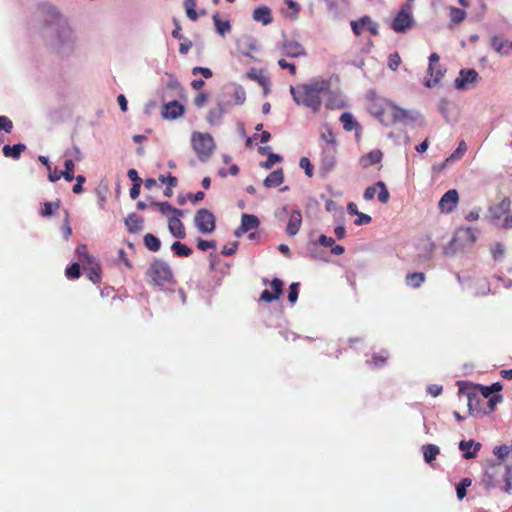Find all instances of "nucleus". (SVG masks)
Wrapping results in <instances>:
<instances>
[{
  "label": "nucleus",
  "instance_id": "obj_1",
  "mask_svg": "<svg viewBox=\"0 0 512 512\" xmlns=\"http://www.w3.org/2000/svg\"><path fill=\"white\" fill-rule=\"evenodd\" d=\"M329 89L330 82L328 80L316 78L297 87L291 86L290 93L298 105L308 107L314 113H317L322 105L321 95Z\"/></svg>",
  "mask_w": 512,
  "mask_h": 512
},
{
  "label": "nucleus",
  "instance_id": "obj_2",
  "mask_svg": "<svg viewBox=\"0 0 512 512\" xmlns=\"http://www.w3.org/2000/svg\"><path fill=\"white\" fill-rule=\"evenodd\" d=\"M147 282L161 289L175 284L170 265L162 259H154L145 273Z\"/></svg>",
  "mask_w": 512,
  "mask_h": 512
},
{
  "label": "nucleus",
  "instance_id": "obj_3",
  "mask_svg": "<svg viewBox=\"0 0 512 512\" xmlns=\"http://www.w3.org/2000/svg\"><path fill=\"white\" fill-rule=\"evenodd\" d=\"M191 143L201 161H206L212 155L215 145L213 137L209 133L194 132Z\"/></svg>",
  "mask_w": 512,
  "mask_h": 512
},
{
  "label": "nucleus",
  "instance_id": "obj_4",
  "mask_svg": "<svg viewBox=\"0 0 512 512\" xmlns=\"http://www.w3.org/2000/svg\"><path fill=\"white\" fill-rule=\"evenodd\" d=\"M413 24L412 8L409 4H404L392 20L390 28L395 32H402L407 29H412Z\"/></svg>",
  "mask_w": 512,
  "mask_h": 512
},
{
  "label": "nucleus",
  "instance_id": "obj_5",
  "mask_svg": "<svg viewBox=\"0 0 512 512\" xmlns=\"http://www.w3.org/2000/svg\"><path fill=\"white\" fill-rule=\"evenodd\" d=\"M194 224L201 233L209 234L216 228V219L211 211L201 208L195 213Z\"/></svg>",
  "mask_w": 512,
  "mask_h": 512
},
{
  "label": "nucleus",
  "instance_id": "obj_6",
  "mask_svg": "<svg viewBox=\"0 0 512 512\" xmlns=\"http://www.w3.org/2000/svg\"><path fill=\"white\" fill-rule=\"evenodd\" d=\"M505 474H508V466L501 463L492 464L484 473L483 483L487 488L495 487L502 482V477Z\"/></svg>",
  "mask_w": 512,
  "mask_h": 512
},
{
  "label": "nucleus",
  "instance_id": "obj_7",
  "mask_svg": "<svg viewBox=\"0 0 512 512\" xmlns=\"http://www.w3.org/2000/svg\"><path fill=\"white\" fill-rule=\"evenodd\" d=\"M440 57L437 53H432L429 56V66L427 73L430 76V78L425 79L424 85L426 87H433L436 84L439 83L441 78L444 76L445 70L442 69L441 65L439 64Z\"/></svg>",
  "mask_w": 512,
  "mask_h": 512
},
{
  "label": "nucleus",
  "instance_id": "obj_8",
  "mask_svg": "<svg viewBox=\"0 0 512 512\" xmlns=\"http://www.w3.org/2000/svg\"><path fill=\"white\" fill-rule=\"evenodd\" d=\"M236 43L240 53L252 58H254V54L258 53L261 49V45L251 34H241L237 38Z\"/></svg>",
  "mask_w": 512,
  "mask_h": 512
},
{
  "label": "nucleus",
  "instance_id": "obj_9",
  "mask_svg": "<svg viewBox=\"0 0 512 512\" xmlns=\"http://www.w3.org/2000/svg\"><path fill=\"white\" fill-rule=\"evenodd\" d=\"M277 47L283 56L299 57L301 55H305V49L303 45L292 38L285 37Z\"/></svg>",
  "mask_w": 512,
  "mask_h": 512
},
{
  "label": "nucleus",
  "instance_id": "obj_10",
  "mask_svg": "<svg viewBox=\"0 0 512 512\" xmlns=\"http://www.w3.org/2000/svg\"><path fill=\"white\" fill-rule=\"evenodd\" d=\"M43 20L46 27L49 29L64 30L67 26L65 18L53 7H48L43 10Z\"/></svg>",
  "mask_w": 512,
  "mask_h": 512
},
{
  "label": "nucleus",
  "instance_id": "obj_11",
  "mask_svg": "<svg viewBox=\"0 0 512 512\" xmlns=\"http://www.w3.org/2000/svg\"><path fill=\"white\" fill-rule=\"evenodd\" d=\"M479 80V74L475 69H462L455 79V87L458 90H466Z\"/></svg>",
  "mask_w": 512,
  "mask_h": 512
},
{
  "label": "nucleus",
  "instance_id": "obj_12",
  "mask_svg": "<svg viewBox=\"0 0 512 512\" xmlns=\"http://www.w3.org/2000/svg\"><path fill=\"white\" fill-rule=\"evenodd\" d=\"M459 195L457 190H448L439 201V209L442 212L450 213L458 204Z\"/></svg>",
  "mask_w": 512,
  "mask_h": 512
},
{
  "label": "nucleus",
  "instance_id": "obj_13",
  "mask_svg": "<svg viewBox=\"0 0 512 512\" xmlns=\"http://www.w3.org/2000/svg\"><path fill=\"white\" fill-rule=\"evenodd\" d=\"M271 289L273 293H271L269 290H264L260 295V300L266 303H270L274 300L279 299L280 295L283 292V281L274 278L270 283Z\"/></svg>",
  "mask_w": 512,
  "mask_h": 512
},
{
  "label": "nucleus",
  "instance_id": "obj_14",
  "mask_svg": "<svg viewBox=\"0 0 512 512\" xmlns=\"http://www.w3.org/2000/svg\"><path fill=\"white\" fill-rule=\"evenodd\" d=\"M184 113V107L178 101H171L166 103L162 109V116L165 119L174 120L182 116Z\"/></svg>",
  "mask_w": 512,
  "mask_h": 512
},
{
  "label": "nucleus",
  "instance_id": "obj_15",
  "mask_svg": "<svg viewBox=\"0 0 512 512\" xmlns=\"http://www.w3.org/2000/svg\"><path fill=\"white\" fill-rule=\"evenodd\" d=\"M352 32H377L378 26L371 17L363 16L357 21L351 22Z\"/></svg>",
  "mask_w": 512,
  "mask_h": 512
},
{
  "label": "nucleus",
  "instance_id": "obj_16",
  "mask_svg": "<svg viewBox=\"0 0 512 512\" xmlns=\"http://www.w3.org/2000/svg\"><path fill=\"white\" fill-rule=\"evenodd\" d=\"M260 225L259 219L252 214H243L241 217V225L239 229L236 231V235H240V233H247L249 231H255L258 229Z\"/></svg>",
  "mask_w": 512,
  "mask_h": 512
},
{
  "label": "nucleus",
  "instance_id": "obj_17",
  "mask_svg": "<svg viewBox=\"0 0 512 512\" xmlns=\"http://www.w3.org/2000/svg\"><path fill=\"white\" fill-rule=\"evenodd\" d=\"M182 216H170L168 219V229L170 233L179 239H183L186 236L185 227L181 222Z\"/></svg>",
  "mask_w": 512,
  "mask_h": 512
},
{
  "label": "nucleus",
  "instance_id": "obj_18",
  "mask_svg": "<svg viewBox=\"0 0 512 512\" xmlns=\"http://www.w3.org/2000/svg\"><path fill=\"white\" fill-rule=\"evenodd\" d=\"M459 449L463 452V458L472 459L476 457L477 453L481 449V443L475 442L474 440H462L459 443Z\"/></svg>",
  "mask_w": 512,
  "mask_h": 512
},
{
  "label": "nucleus",
  "instance_id": "obj_19",
  "mask_svg": "<svg viewBox=\"0 0 512 512\" xmlns=\"http://www.w3.org/2000/svg\"><path fill=\"white\" fill-rule=\"evenodd\" d=\"M504 35L505 34H495L491 40V44L497 52L508 54L512 50V40L505 39Z\"/></svg>",
  "mask_w": 512,
  "mask_h": 512
},
{
  "label": "nucleus",
  "instance_id": "obj_20",
  "mask_svg": "<svg viewBox=\"0 0 512 512\" xmlns=\"http://www.w3.org/2000/svg\"><path fill=\"white\" fill-rule=\"evenodd\" d=\"M150 206L153 208H157L161 214L167 216L168 218L170 216H175V215H178V216L184 215V212L182 210L173 207L168 202H152L150 204Z\"/></svg>",
  "mask_w": 512,
  "mask_h": 512
},
{
  "label": "nucleus",
  "instance_id": "obj_21",
  "mask_svg": "<svg viewBox=\"0 0 512 512\" xmlns=\"http://www.w3.org/2000/svg\"><path fill=\"white\" fill-rule=\"evenodd\" d=\"M301 224H302V215H301L300 211H293L290 214L288 223H287L286 231H287L288 235H290V236L296 235L298 233V231L300 230Z\"/></svg>",
  "mask_w": 512,
  "mask_h": 512
},
{
  "label": "nucleus",
  "instance_id": "obj_22",
  "mask_svg": "<svg viewBox=\"0 0 512 512\" xmlns=\"http://www.w3.org/2000/svg\"><path fill=\"white\" fill-rule=\"evenodd\" d=\"M383 153L380 150H373L363 155L359 159V164L362 168H368L382 160Z\"/></svg>",
  "mask_w": 512,
  "mask_h": 512
},
{
  "label": "nucleus",
  "instance_id": "obj_23",
  "mask_svg": "<svg viewBox=\"0 0 512 512\" xmlns=\"http://www.w3.org/2000/svg\"><path fill=\"white\" fill-rule=\"evenodd\" d=\"M84 269L88 272V277L93 283L100 282L101 266L95 259L85 264Z\"/></svg>",
  "mask_w": 512,
  "mask_h": 512
},
{
  "label": "nucleus",
  "instance_id": "obj_24",
  "mask_svg": "<svg viewBox=\"0 0 512 512\" xmlns=\"http://www.w3.org/2000/svg\"><path fill=\"white\" fill-rule=\"evenodd\" d=\"M26 150V145L22 143L15 144L13 146L5 145L2 148L3 155L7 158L17 160L20 158L21 153Z\"/></svg>",
  "mask_w": 512,
  "mask_h": 512
},
{
  "label": "nucleus",
  "instance_id": "obj_25",
  "mask_svg": "<svg viewBox=\"0 0 512 512\" xmlns=\"http://www.w3.org/2000/svg\"><path fill=\"white\" fill-rule=\"evenodd\" d=\"M284 181V175L282 169L271 172L264 180V185L268 188L277 187Z\"/></svg>",
  "mask_w": 512,
  "mask_h": 512
},
{
  "label": "nucleus",
  "instance_id": "obj_26",
  "mask_svg": "<svg viewBox=\"0 0 512 512\" xmlns=\"http://www.w3.org/2000/svg\"><path fill=\"white\" fill-rule=\"evenodd\" d=\"M126 227L130 233H136L142 229L143 219L137 214H129L125 220Z\"/></svg>",
  "mask_w": 512,
  "mask_h": 512
},
{
  "label": "nucleus",
  "instance_id": "obj_27",
  "mask_svg": "<svg viewBox=\"0 0 512 512\" xmlns=\"http://www.w3.org/2000/svg\"><path fill=\"white\" fill-rule=\"evenodd\" d=\"M253 18L264 25L269 24L272 22L271 10L266 6L258 7L253 12Z\"/></svg>",
  "mask_w": 512,
  "mask_h": 512
},
{
  "label": "nucleus",
  "instance_id": "obj_28",
  "mask_svg": "<svg viewBox=\"0 0 512 512\" xmlns=\"http://www.w3.org/2000/svg\"><path fill=\"white\" fill-rule=\"evenodd\" d=\"M336 148H324L322 157V166L326 170H331L335 165Z\"/></svg>",
  "mask_w": 512,
  "mask_h": 512
},
{
  "label": "nucleus",
  "instance_id": "obj_29",
  "mask_svg": "<svg viewBox=\"0 0 512 512\" xmlns=\"http://www.w3.org/2000/svg\"><path fill=\"white\" fill-rule=\"evenodd\" d=\"M425 462L432 463L440 453V449L435 444H426L422 447Z\"/></svg>",
  "mask_w": 512,
  "mask_h": 512
},
{
  "label": "nucleus",
  "instance_id": "obj_30",
  "mask_svg": "<svg viewBox=\"0 0 512 512\" xmlns=\"http://www.w3.org/2000/svg\"><path fill=\"white\" fill-rule=\"evenodd\" d=\"M425 281V274L422 272L409 273L405 277V282L412 288H418Z\"/></svg>",
  "mask_w": 512,
  "mask_h": 512
},
{
  "label": "nucleus",
  "instance_id": "obj_31",
  "mask_svg": "<svg viewBox=\"0 0 512 512\" xmlns=\"http://www.w3.org/2000/svg\"><path fill=\"white\" fill-rule=\"evenodd\" d=\"M143 242H144V246L152 252H157L161 248V241L159 240L158 237H156L155 235H153L151 233H147L144 236Z\"/></svg>",
  "mask_w": 512,
  "mask_h": 512
},
{
  "label": "nucleus",
  "instance_id": "obj_32",
  "mask_svg": "<svg viewBox=\"0 0 512 512\" xmlns=\"http://www.w3.org/2000/svg\"><path fill=\"white\" fill-rule=\"evenodd\" d=\"M340 122L343 124V128L346 131H352L359 127V123L354 119L351 113L344 112L340 116Z\"/></svg>",
  "mask_w": 512,
  "mask_h": 512
},
{
  "label": "nucleus",
  "instance_id": "obj_33",
  "mask_svg": "<svg viewBox=\"0 0 512 512\" xmlns=\"http://www.w3.org/2000/svg\"><path fill=\"white\" fill-rule=\"evenodd\" d=\"M171 250L179 257H189L193 253L190 247L179 241L172 244Z\"/></svg>",
  "mask_w": 512,
  "mask_h": 512
},
{
  "label": "nucleus",
  "instance_id": "obj_34",
  "mask_svg": "<svg viewBox=\"0 0 512 512\" xmlns=\"http://www.w3.org/2000/svg\"><path fill=\"white\" fill-rule=\"evenodd\" d=\"M76 253L78 254L79 260L82 262L83 265L95 259L92 255L89 254L88 247L86 244L78 245L76 248Z\"/></svg>",
  "mask_w": 512,
  "mask_h": 512
},
{
  "label": "nucleus",
  "instance_id": "obj_35",
  "mask_svg": "<svg viewBox=\"0 0 512 512\" xmlns=\"http://www.w3.org/2000/svg\"><path fill=\"white\" fill-rule=\"evenodd\" d=\"M64 167H65V170L61 171V174L66 181L71 182L75 178V176H74L75 165H74L73 160L66 159L64 162Z\"/></svg>",
  "mask_w": 512,
  "mask_h": 512
},
{
  "label": "nucleus",
  "instance_id": "obj_36",
  "mask_svg": "<svg viewBox=\"0 0 512 512\" xmlns=\"http://www.w3.org/2000/svg\"><path fill=\"white\" fill-rule=\"evenodd\" d=\"M60 207V201L57 200L55 202H45L44 207L40 212V215L42 217H49L54 214L55 211H57Z\"/></svg>",
  "mask_w": 512,
  "mask_h": 512
},
{
  "label": "nucleus",
  "instance_id": "obj_37",
  "mask_svg": "<svg viewBox=\"0 0 512 512\" xmlns=\"http://www.w3.org/2000/svg\"><path fill=\"white\" fill-rule=\"evenodd\" d=\"M214 24L217 32H227L230 30L231 26L229 20L222 19L219 14H215L213 16Z\"/></svg>",
  "mask_w": 512,
  "mask_h": 512
},
{
  "label": "nucleus",
  "instance_id": "obj_38",
  "mask_svg": "<svg viewBox=\"0 0 512 512\" xmlns=\"http://www.w3.org/2000/svg\"><path fill=\"white\" fill-rule=\"evenodd\" d=\"M490 253L495 261H501L505 255V246L502 243H496L490 248Z\"/></svg>",
  "mask_w": 512,
  "mask_h": 512
},
{
  "label": "nucleus",
  "instance_id": "obj_39",
  "mask_svg": "<svg viewBox=\"0 0 512 512\" xmlns=\"http://www.w3.org/2000/svg\"><path fill=\"white\" fill-rule=\"evenodd\" d=\"M197 1L196 0H185L184 7L186 15L189 19L195 21L197 19V12L195 10Z\"/></svg>",
  "mask_w": 512,
  "mask_h": 512
},
{
  "label": "nucleus",
  "instance_id": "obj_40",
  "mask_svg": "<svg viewBox=\"0 0 512 512\" xmlns=\"http://www.w3.org/2000/svg\"><path fill=\"white\" fill-rule=\"evenodd\" d=\"M321 138L326 142V148H336V138L330 128L326 127V131L321 134Z\"/></svg>",
  "mask_w": 512,
  "mask_h": 512
},
{
  "label": "nucleus",
  "instance_id": "obj_41",
  "mask_svg": "<svg viewBox=\"0 0 512 512\" xmlns=\"http://www.w3.org/2000/svg\"><path fill=\"white\" fill-rule=\"evenodd\" d=\"M376 186L378 188H380V191L378 193V200L381 202V203H387L390 199V193L389 191L387 190L386 188V185L384 182L382 181H379L376 183Z\"/></svg>",
  "mask_w": 512,
  "mask_h": 512
},
{
  "label": "nucleus",
  "instance_id": "obj_42",
  "mask_svg": "<svg viewBox=\"0 0 512 512\" xmlns=\"http://www.w3.org/2000/svg\"><path fill=\"white\" fill-rule=\"evenodd\" d=\"M173 36L181 41L179 45V52L181 54H187L190 48L192 47V42L184 38L182 34H173Z\"/></svg>",
  "mask_w": 512,
  "mask_h": 512
},
{
  "label": "nucleus",
  "instance_id": "obj_43",
  "mask_svg": "<svg viewBox=\"0 0 512 512\" xmlns=\"http://www.w3.org/2000/svg\"><path fill=\"white\" fill-rule=\"evenodd\" d=\"M65 274L69 279H78L81 275L79 263H73L67 267Z\"/></svg>",
  "mask_w": 512,
  "mask_h": 512
},
{
  "label": "nucleus",
  "instance_id": "obj_44",
  "mask_svg": "<svg viewBox=\"0 0 512 512\" xmlns=\"http://www.w3.org/2000/svg\"><path fill=\"white\" fill-rule=\"evenodd\" d=\"M465 16H466L465 11L460 8L453 7L450 10V19L454 23H460L461 21L464 20Z\"/></svg>",
  "mask_w": 512,
  "mask_h": 512
},
{
  "label": "nucleus",
  "instance_id": "obj_45",
  "mask_svg": "<svg viewBox=\"0 0 512 512\" xmlns=\"http://www.w3.org/2000/svg\"><path fill=\"white\" fill-rule=\"evenodd\" d=\"M0 130H3L5 131L6 133H11L12 130H13V122L11 121V119L7 116H0ZM3 140L0 139V143L2 142Z\"/></svg>",
  "mask_w": 512,
  "mask_h": 512
},
{
  "label": "nucleus",
  "instance_id": "obj_46",
  "mask_svg": "<svg viewBox=\"0 0 512 512\" xmlns=\"http://www.w3.org/2000/svg\"><path fill=\"white\" fill-rule=\"evenodd\" d=\"M235 104L242 105L246 100V93L241 86H237L233 92Z\"/></svg>",
  "mask_w": 512,
  "mask_h": 512
},
{
  "label": "nucleus",
  "instance_id": "obj_47",
  "mask_svg": "<svg viewBox=\"0 0 512 512\" xmlns=\"http://www.w3.org/2000/svg\"><path fill=\"white\" fill-rule=\"evenodd\" d=\"M400 64H401V58L397 52H394L389 55L388 66L391 70L396 71Z\"/></svg>",
  "mask_w": 512,
  "mask_h": 512
},
{
  "label": "nucleus",
  "instance_id": "obj_48",
  "mask_svg": "<svg viewBox=\"0 0 512 512\" xmlns=\"http://www.w3.org/2000/svg\"><path fill=\"white\" fill-rule=\"evenodd\" d=\"M299 283L293 282L289 286L288 300L291 303H295L298 299Z\"/></svg>",
  "mask_w": 512,
  "mask_h": 512
},
{
  "label": "nucleus",
  "instance_id": "obj_49",
  "mask_svg": "<svg viewBox=\"0 0 512 512\" xmlns=\"http://www.w3.org/2000/svg\"><path fill=\"white\" fill-rule=\"evenodd\" d=\"M300 167L303 168L305 170V173L308 177H312L313 176V166L312 164L310 163V160L306 157H302L300 159V163H299Z\"/></svg>",
  "mask_w": 512,
  "mask_h": 512
},
{
  "label": "nucleus",
  "instance_id": "obj_50",
  "mask_svg": "<svg viewBox=\"0 0 512 512\" xmlns=\"http://www.w3.org/2000/svg\"><path fill=\"white\" fill-rule=\"evenodd\" d=\"M281 157L278 154L269 153L267 160L263 163V167L270 169L275 163L280 162Z\"/></svg>",
  "mask_w": 512,
  "mask_h": 512
},
{
  "label": "nucleus",
  "instance_id": "obj_51",
  "mask_svg": "<svg viewBox=\"0 0 512 512\" xmlns=\"http://www.w3.org/2000/svg\"><path fill=\"white\" fill-rule=\"evenodd\" d=\"M192 74L193 75L201 74L206 79L211 78L213 75L211 69H209L207 67H200V66L194 67L192 69Z\"/></svg>",
  "mask_w": 512,
  "mask_h": 512
},
{
  "label": "nucleus",
  "instance_id": "obj_52",
  "mask_svg": "<svg viewBox=\"0 0 512 512\" xmlns=\"http://www.w3.org/2000/svg\"><path fill=\"white\" fill-rule=\"evenodd\" d=\"M178 184V180L175 176H172L169 174V186L166 187L164 190V195L167 197H171L173 195V188L176 187Z\"/></svg>",
  "mask_w": 512,
  "mask_h": 512
},
{
  "label": "nucleus",
  "instance_id": "obj_53",
  "mask_svg": "<svg viewBox=\"0 0 512 512\" xmlns=\"http://www.w3.org/2000/svg\"><path fill=\"white\" fill-rule=\"evenodd\" d=\"M74 179H76V184L73 186L72 190L75 194H80L83 192V184L85 183L86 178L83 175H78Z\"/></svg>",
  "mask_w": 512,
  "mask_h": 512
},
{
  "label": "nucleus",
  "instance_id": "obj_54",
  "mask_svg": "<svg viewBox=\"0 0 512 512\" xmlns=\"http://www.w3.org/2000/svg\"><path fill=\"white\" fill-rule=\"evenodd\" d=\"M459 234H462L464 238H466L471 244L476 241V235L472 228H465L459 231Z\"/></svg>",
  "mask_w": 512,
  "mask_h": 512
},
{
  "label": "nucleus",
  "instance_id": "obj_55",
  "mask_svg": "<svg viewBox=\"0 0 512 512\" xmlns=\"http://www.w3.org/2000/svg\"><path fill=\"white\" fill-rule=\"evenodd\" d=\"M466 150H467L466 143L464 141H461L459 143L457 149L453 152V154L451 155L450 158L459 159V158H461L464 155Z\"/></svg>",
  "mask_w": 512,
  "mask_h": 512
},
{
  "label": "nucleus",
  "instance_id": "obj_56",
  "mask_svg": "<svg viewBox=\"0 0 512 512\" xmlns=\"http://www.w3.org/2000/svg\"><path fill=\"white\" fill-rule=\"evenodd\" d=\"M494 454L499 458V459H504L508 456L509 454V448L508 446L506 445H501V446H498L494 449Z\"/></svg>",
  "mask_w": 512,
  "mask_h": 512
},
{
  "label": "nucleus",
  "instance_id": "obj_57",
  "mask_svg": "<svg viewBox=\"0 0 512 512\" xmlns=\"http://www.w3.org/2000/svg\"><path fill=\"white\" fill-rule=\"evenodd\" d=\"M208 93L206 92H201L199 93L195 98H194V104L195 106L201 108L204 106V104L207 102L208 100Z\"/></svg>",
  "mask_w": 512,
  "mask_h": 512
},
{
  "label": "nucleus",
  "instance_id": "obj_58",
  "mask_svg": "<svg viewBox=\"0 0 512 512\" xmlns=\"http://www.w3.org/2000/svg\"><path fill=\"white\" fill-rule=\"evenodd\" d=\"M372 218L368 214L359 212L357 215V219L354 221L355 225H365L371 222Z\"/></svg>",
  "mask_w": 512,
  "mask_h": 512
},
{
  "label": "nucleus",
  "instance_id": "obj_59",
  "mask_svg": "<svg viewBox=\"0 0 512 512\" xmlns=\"http://www.w3.org/2000/svg\"><path fill=\"white\" fill-rule=\"evenodd\" d=\"M216 244L214 241H207L203 239H199L197 242V248L202 251H206L211 248H215Z\"/></svg>",
  "mask_w": 512,
  "mask_h": 512
},
{
  "label": "nucleus",
  "instance_id": "obj_60",
  "mask_svg": "<svg viewBox=\"0 0 512 512\" xmlns=\"http://www.w3.org/2000/svg\"><path fill=\"white\" fill-rule=\"evenodd\" d=\"M511 476H512V471L508 467V474L507 475L505 474L502 477V481L505 483L503 489L507 493H509L512 490Z\"/></svg>",
  "mask_w": 512,
  "mask_h": 512
},
{
  "label": "nucleus",
  "instance_id": "obj_61",
  "mask_svg": "<svg viewBox=\"0 0 512 512\" xmlns=\"http://www.w3.org/2000/svg\"><path fill=\"white\" fill-rule=\"evenodd\" d=\"M278 65L282 69H288L291 75H295L296 74V66L294 64H292V63L287 62L285 59H280L278 61Z\"/></svg>",
  "mask_w": 512,
  "mask_h": 512
},
{
  "label": "nucleus",
  "instance_id": "obj_62",
  "mask_svg": "<svg viewBox=\"0 0 512 512\" xmlns=\"http://www.w3.org/2000/svg\"><path fill=\"white\" fill-rule=\"evenodd\" d=\"M246 76L251 80L259 82L260 84H263L265 81V78L261 74H259L255 69H252L249 72H247Z\"/></svg>",
  "mask_w": 512,
  "mask_h": 512
},
{
  "label": "nucleus",
  "instance_id": "obj_63",
  "mask_svg": "<svg viewBox=\"0 0 512 512\" xmlns=\"http://www.w3.org/2000/svg\"><path fill=\"white\" fill-rule=\"evenodd\" d=\"M318 242L323 247H331L335 244V240L332 237H328L326 235H321L318 239Z\"/></svg>",
  "mask_w": 512,
  "mask_h": 512
},
{
  "label": "nucleus",
  "instance_id": "obj_64",
  "mask_svg": "<svg viewBox=\"0 0 512 512\" xmlns=\"http://www.w3.org/2000/svg\"><path fill=\"white\" fill-rule=\"evenodd\" d=\"M61 177H63L62 174H61V171H58L57 168H55L54 170H52L50 168V170H48V179H49V181L56 182Z\"/></svg>",
  "mask_w": 512,
  "mask_h": 512
}]
</instances>
